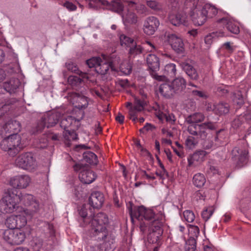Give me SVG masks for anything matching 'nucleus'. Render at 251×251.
<instances>
[{
	"instance_id": "1",
	"label": "nucleus",
	"mask_w": 251,
	"mask_h": 251,
	"mask_svg": "<svg viewBox=\"0 0 251 251\" xmlns=\"http://www.w3.org/2000/svg\"><path fill=\"white\" fill-rule=\"evenodd\" d=\"M89 223L91 227V233L98 241L102 242L100 246V250L106 251L111 249L115 237L106 227L108 224L107 216L103 213H99L94 216Z\"/></svg>"
},
{
	"instance_id": "2",
	"label": "nucleus",
	"mask_w": 251,
	"mask_h": 251,
	"mask_svg": "<svg viewBox=\"0 0 251 251\" xmlns=\"http://www.w3.org/2000/svg\"><path fill=\"white\" fill-rule=\"evenodd\" d=\"M1 142V149L5 151H7L9 155H14L23 148L21 144V137L18 134L7 135Z\"/></svg>"
},
{
	"instance_id": "3",
	"label": "nucleus",
	"mask_w": 251,
	"mask_h": 251,
	"mask_svg": "<svg viewBox=\"0 0 251 251\" xmlns=\"http://www.w3.org/2000/svg\"><path fill=\"white\" fill-rule=\"evenodd\" d=\"M128 209L132 223L134 222V219L139 221H142L144 219L147 222L151 220L152 218H154V220L155 219L160 217V216H163L162 215H159L154 216V214L151 209H147L143 206H134L132 207V205H130Z\"/></svg>"
},
{
	"instance_id": "4",
	"label": "nucleus",
	"mask_w": 251,
	"mask_h": 251,
	"mask_svg": "<svg viewBox=\"0 0 251 251\" xmlns=\"http://www.w3.org/2000/svg\"><path fill=\"white\" fill-rule=\"evenodd\" d=\"M16 190H8L1 199L3 212L10 213L18 207L20 197Z\"/></svg>"
},
{
	"instance_id": "5",
	"label": "nucleus",
	"mask_w": 251,
	"mask_h": 251,
	"mask_svg": "<svg viewBox=\"0 0 251 251\" xmlns=\"http://www.w3.org/2000/svg\"><path fill=\"white\" fill-rule=\"evenodd\" d=\"M165 222L163 216H160L151 222L150 225V232L148 235V240L150 243H158L163 233L162 226Z\"/></svg>"
},
{
	"instance_id": "6",
	"label": "nucleus",
	"mask_w": 251,
	"mask_h": 251,
	"mask_svg": "<svg viewBox=\"0 0 251 251\" xmlns=\"http://www.w3.org/2000/svg\"><path fill=\"white\" fill-rule=\"evenodd\" d=\"M3 239L11 245H19L26 238L25 232L21 229H7L3 233Z\"/></svg>"
},
{
	"instance_id": "7",
	"label": "nucleus",
	"mask_w": 251,
	"mask_h": 251,
	"mask_svg": "<svg viewBox=\"0 0 251 251\" xmlns=\"http://www.w3.org/2000/svg\"><path fill=\"white\" fill-rule=\"evenodd\" d=\"M61 117V114L57 111L45 114L37 123V130L42 131L46 127L50 128L55 126Z\"/></svg>"
},
{
	"instance_id": "8",
	"label": "nucleus",
	"mask_w": 251,
	"mask_h": 251,
	"mask_svg": "<svg viewBox=\"0 0 251 251\" xmlns=\"http://www.w3.org/2000/svg\"><path fill=\"white\" fill-rule=\"evenodd\" d=\"M215 128L214 125L211 122L204 123L201 124L190 125L188 126V132L193 135L196 136L197 138L205 139L210 130Z\"/></svg>"
},
{
	"instance_id": "9",
	"label": "nucleus",
	"mask_w": 251,
	"mask_h": 251,
	"mask_svg": "<svg viewBox=\"0 0 251 251\" xmlns=\"http://www.w3.org/2000/svg\"><path fill=\"white\" fill-rule=\"evenodd\" d=\"M16 166L25 170H32L36 166L35 159L30 153H25L19 155L15 161Z\"/></svg>"
},
{
	"instance_id": "10",
	"label": "nucleus",
	"mask_w": 251,
	"mask_h": 251,
	"mask_svg": "<svg viewBox=\"0 0 251 251\" xmlns=\"http://www.w3.org/2000/svg\"><path fill=\"white\" fill-rule=\"evenodd\" d=\"M146 102L137 98H134L133 103L127 102L126 103V107L128 108L129 116L130 119L135 122L137 119V114L145 109Z\"/></svg>"
},
{
	"instance_id": "11",
	"label": "nucleus",
	"mask_w": 251,
	"mask_h": 251,
	"mask_svg": "<svg viewBox=\"0 0 251 251\" xmlns=\"http://www.w3.org/2000/svg\"><path fill=\"white\" fill-rule=\"evenodd\" d=\"M75 171H80L79 174V178L81 182L84 184H90L96 178L95 173L91 170L84 169L83 166L80 164H77L74 166Z\"/></svg>"
},
{
	"instance_id": "12",
	"label": "nucleus",
	"mask_w": 251,
	"mask_h": 251,
	"mask_svg": "<svg viewBox=\"0 0 251 251\" xmlns=\"http://www.w3.org/2000/svg\"><path fill=\"white\" fill-rule=\"evenodd\" d=\"M231 154V159L239 167H241L247 163L248 151L245 149L235 147Z\"/></svg>"
},
{
	"instance_id": "13",
	"label": "nucleus",
	"mask_w": 251,
	"mask_h": 251,
	"mask_svg": "<svg viewBox=\"0 0 251 251\" xmlns=\"http://www.w3.org/2000/svg\"><path fill=\"white\" fill-rule=\"evenodd\" d=\"M159 25V21L156 17H148L144 21L143 31L146 35H152L157 30Z\"/></svg>"
},
{
	"instance_id": "14",
	"label": "nucleus",
	"mask_w": 251,
	"mask_h": 251,
	"mask_svg": "<svg viewBox=\"0 0 251 251\" xmlns=\"http://www.w3.org/2000/svg\"><path fill=\"white\" fill-rule=\"evenodd\" d=\"M68 99L74 106L78 109L85 108L88 104L87 98L82 94L70 93L69 94Z\"/></svg>"
},
{
	"instance_id": "15",
	"label": "nucleus",
	"mask_w": 251,
	"mask_h": 251,
	"mask_svg": "<svg viewBox=\"0 0 251 251\" xmlns=\"http://www.w3.org/2000/svg\"><path fill=\"white\" fill-rule=\"evenodd\" d=\"M21 125L16 120H10L6 123L0 130V135L1 137L6 136L7 134H17L20 131Z\"/></svg>"
},
{
	"instance_id": "16",
	"label": "nucleus",
	"mask_w": 251,
	"mask_h": 251,
	"mask_svg": "<svg viewBox=\"0 0 251 251\" xmlns=\"http://www.w3.org/2000/svg\"><path fill=\"white\" fill-rule=\"evenodd\" d=\"M30 182V178L27 175H19L10 178L9 184L17 189L26 188Z\"/></svg>"
},
{
	"instance_id": "17",
	"label": "nucleus",
	"mask_w": 251,
	"mask_h": 251,
	"mask_svg": "<svg viewBox=\"0 0 251 251\" xmlns=\"http://www.w3.org/2000/svg\"><path fill=\"white\" fill-rule=\"evenodd\" d=\"M168 42L172 48L177 53L182 52L184 50V43L182 39L176 34L167 35Z\"/></svg>"
},
{
	"instance_id": "18",
	"label": "nucleus",
	"mask_w": 251,
	"mask_h": 251,
	"mask_svg": "<svg viewBox=\"0 0 251 251\" xmlns=\"http://www.w3.org/2000/svg\"><path fill=\"white\" fill-rule=\"evenodd\" d=\"M192 20L195 25H201L206 21L207 16L203 7L191 11Z\"/></svg>"
},
{
	"instance_id": "19",
	"label": "nucleus",
	"mask_w": 251,
	"mask_h": 251,
	"mask_svg": "<svg viewBox=\"0 0 251 251\" xmlns=\"http://www.w3.org/2000/svg\"><path fill=\"white\" fill-rule=\"evenodd\" d=\"M104 201L103 194L100 192H94L92 193L89 198V204L94 208H100Z\"/></svg>"
},
{
	"instance_id": "20",
	"label": "nucleus",
	"mask_w": 251,
	"mask_h": 251,
	"mask_svg": "<svg viewBox=\"0 0 251 251\" xmlns=\"http://www.w3.org/2000/svg\"><path fill=\"white\" fill-rule=\"evenodd\" d=\"M171 82L175 94L182 93L186 88V81L182 77H177Z\"/></svg>"
},
{
	"instance_id": "21",
	"label": "nucleus",
	"mask_w": 251,
	"mask_h": 251,
	"mask_svg": "<svg viewBox=\"0 0 251 251\" xmlns=\"http://www.w3.org/2000/svg\"><path fill=\"white\" fill-rule=\"evenodd\" d=\"M180 66L190 79L193 80L198 79L199 75L192 65L187 62H183L180 63Z\"/></svg>"
},
{
	"instance_id": "22",
	"label": "nucleus",
	"mask_w": 251,
	"mask_h": 251,
	"mask_svg": "<svg viewBox=\"0 0 251 251\" xmlns=\"http://www.w3.org/2000/svg\"><path fill=\"white\" fill-rule=\"evenodd\" d=\"M159 91L166 98H170L175 94L171 82H164L160 84Z\"/></svg>"
},
{
	"instance_id": "23",
	"label": "nucleus",
	"mask_w": 251,
	"mask_h": 251,
	"mask_svg": "<svg viewBox=\"0 0 251 251\" xmlns=\"http://www.w3.org/2000/svg\"><path fill=\"white\" fill-rule=\"evenodd\" d=\"M205 155L206 152L204 151L201 150L195 152L191 156L188 158L189 166H195L202 162Z\"/></svg>"
},
{
	"instance_id": "24",
	"label": "nucleus",
	"mask_w": 251,
	"mask_h": 251,
	"mask_svg": "<svg viewBox=\"0 0 251 251\" xmlns=\"http://www.w3.org/2000/svg\"><path fill=\"white\" fill-rule=\"evenodd\" d=\"M21 82L18 78H12L3 83V88L10 94L14 93L18 88Z\"/></svg>"
},
{
	"instance_id": "25",
	"label": "nucleus",
	"mask_w": 251,
	"mask_h": 251,
	"mask_svg": "<svg viewBox=\"0 0 251 251\" xmlns=\"http://www.w3.org/2000/svg\"><path fill=\"white\" fill-rule=\"evenodd\" d=\"M147 63L150 71H157L159 69V58L154 54H150L147 57Z\"/></svg>"
},
{
	"instance_id": "26",
	"label": "nucleus",
	"mask_w": 251,
	"mask_h": 251,
	"mask_svg": "<svg viewBox=\"0 0 251 251\" xmlns=\"http://www.w3.org/2000/svg\"><path fill=\"white\" fill-rule=\"evenodd\" d=\"M122 18L125 25L135 24L137 22L138 17L132 10L127 9L122 14Z\"/></svg>"
},
{
	"instance_id": "27",
	"label": "nucleus",
	"mask_w": 251,
	"mask_h": 251,
	"mask_svg": "<svg viewBox=\"0 0 251 251\" xmlns=\"http://www.w3.org/2000/svg\"><path fill=\"white\" fill-rule=\"evenodd\" d=\"M219 22L225 25L227 30L231 33L237 34L240 32L238 26L234 22L227 18H224L220 19Z\"/></svg>"
},
{
	"instance_id": "28",
	"label": "nucleus",
	"mask_w": 251,
	"mask_h": 251,
	"mask_svg": "<svg viewBox=\"0 0 251 251\" xmlns=\"http://www.w3.org/2000/svg\"><path fill=\"white\" fill-rule=\"evenodd\" d=\"M169 18L170 23L176 26L184 24L186 21V16L184 13H179L176 15H171Z\"/></svg>"
},
{
	"instance_id": "29",
	"label": "nucleus",
	"mask_w": 251,
	"mask_h": 251,
	"mask_svg": "<svg viewBox=\"0 0 251 251\" xmlns=\"http://www.w3.org/2000/svg\"><path fill=\"white\" fill-rule=\"evenodd\" d=\"M65 66L68 71L79 75L82 78H89L87 73L80 71L75 63L72 61H68L66 63Z\"/></svg>"
},
{
	"instance_id": "30",
	"label": "nucleus",
	"mask_w": 251,
	"mask_h": 251,
	"mask_svg": "<svg viewBox=\"0 0 251 251\" xmlns=\"http://www.w3.org/2000/svg\"><path fill=\"white\" fill-rule=\"evenodd\" d=\"M213 111L217 114L224 115L229 111V105L227 103L221 102L214 105Z\"/></svg>"
},
{
	"instance_id": "31",
	"label": "nucleus",
	"mask_w": 251,
	"mask_h": 251,
	"mask_svg": "<svg viewBox=\"0 0 251 251\" xmlns=\"http://www.w3.org/2000/svg\"><path fill=\"white\" fill-rule=\"evenodd\" d=\"M204 118L205 116L202 113H195L188 116L186 122L190 125L196 124L203 121Z\"/></svg>"
},
{
	"instance_id": "32",
	"label": "nucleus",
	"mask_w": 251,
	"mask_h": 251,
	"mask_svg": "<svg viewBox=\"0 0 251 251\" xmlns=\"http://www.w3.org/2000/svg\"><path fill=\"white\" fill-rule=\"evenodd\" d=\"M83 160L92 165H96L98 163L97 155L93 152L87 151L83 153Z\"/></svg>"
},
{
	"instance_id": "33",
	"label": "nucleus",
	"mask_w": 251,
	"mask_h": 251,
	"mask_svg": "<svg viewBox=\"0 0 251 251\" xmlns=\"http://www.w3.org/2000/svg\"><path fill=\"white\" fill-rule=\"evenodd\" d=\"M124 7L122 0H113L109 4V8L118 13H122Z\"/></svg>"
},
{
	"instance_id": "34",
	"label": "nucleus",
	"mask_w": 251,
	"mask_h": 251,
	"mask_svg": "<svg viewBox=\"0 0 251 251\" xmlns=\"http://www.w3.org/2000/svg\"><path fill=\"white\" fill-rule=\"evenodd\" d=\"M96 66V72L101 75L106 74L109 71V68H110V65L108 63L106 62L105 61L102 60L101 59H100L99 64Z\"/></svg>"
},
{
	"instance_id": "35",
	"label": "nucleus",
	"mask_w": 251,
	"mask_h": 251,
	"mask_svg": "<svg viewBox=\"0 0 251 251\" xmlns=\"http://www.w3.org/2000/svg\"><path fill=\"white\" fill-rule=\"evenodd\" d=\"M76 121L75 118L71 116H64L60 121V126L66 131L67 129Z\"/></svg>"
},
{
	"instance_id": "36",
	"label": "nucleus",
	"mask_w": 251,
	"mask_h": 251,
	"mask_svg": "<svg viewBox=\"0 0 251 251\" xmlns=\"http://www.w3.org/2000/svg\"><path fill=\"white\" fill-rule=\"evenodd\" d=\"M18 196L20 197L19 203L22 202L27 206L31 204V202L34 200L32 195L20 193L18 194Z\"/></svg>"
},
{
	"instance_id": "37",
	"label": "nucleus",
	"mask_w": 251,
	"mask_h": 251,
	"mask_svg": "<svg viewBox=\"0 0 251 251\" xmlns=\"http://www.w3.org/2000/svg\"><path fill=\"white\" fill-rule=\"evenodd\" d=\"M119 69L124 74L129 75L132 71V64L129 60H124L120 65Z\"/></svg>"
},
{
	"instance_id": "38",
	"label": "nucleus",
	"mask_w": 251,
	"mask_h": 251,
	"mask_svg": "<svg viewBox=\"0 0 251 251\" xmlns=\"http://www.w3.org/2000/svg\"><path fill=\"white\" fill-rule=\"evenodd\" d=\"M193 184L197 187H201L206 182L205 176L203 174L198 173L196 174L193 178Z\"/></svg>"
},
{
	"instance_id": "39",
	"label": "nucleus",
	"mask_w": 251,
	"mask_h": 251,
	"mask_svg": "<svg viewBox=\"0 0 251 251\" xmlns=\"http://www.w3.org/2000/svg\"><path fill=\"white\" fill-rule=\"evenodd\" d=\"M157 117L160 120H165L171 125L174 124L176 120L175 115L172 113H161L158 114Z\"/></svg>"
},
{
	"instance_id": "40",
	"label": "nucleus",
	"mask_w": 251,
	"mask_h": 251,
	"mask_svg": "<svg viewBox=\"0 0 251 251\" xmlns=\"http://www.w3.org/2000/svg\"><path fill=\"white\" fill-rule=\"evenodd\" d=\"M64 137L66 141L65 144L69 146L70 145V142L71 141L76 140L77 139V135L75 132L74 130H69L66 131L64 133Z\"/></svg>"
},
{
	"instance_id": "41",
	"label": "nucleus",
	"mask_w": 251,
	"mask_h": 251,
	"mask_svg": "<svg viewBox=\"0 0 251 251\" xmlns=\"http://www.w3.org/2000/svg\"><path fill=\"white\" fill-rule=\"evenodd\" d=\"M129 48L128 53L130 56L134 57L141 54L143 51V48L140 45H137L135 42Z\"/></svg>"
},
{
	"instance_id": "42",
	"label": "nucleus",
	"mask_w": 251,
	"mask_h": 251,
	"mask_svg": "<svg viewBox=\"0 0 251 251\" xmlns=\"http://www.w3.org/2000/svg\"><path fill=\"white\" fill-rule=\"evenodd\" d=\"M164 74L170 77H174L176 75V66L173 63L167 64L164 68Z\"/></svg>"
},
{
	"instance_id": "43",
	"label": "nucleus",
	"mask_w": 251,
	"mask_h": 251,
	"mask_svg": "<svg viewBox=\"0 0 251 251\" xmlns=\"http://www.w3.org/2000/svg\"><path fill=\"white\" fill-rule=\"evenodd\" d=\"M16 102V100L15 99H11L7 100L5 101L4 104L1 103L0 104V114H4V112H6L10 109V105L14 104Z\"/></svg>"
},
{
	"instance_id": "44",
	"label": "nucleus",
	"mask_w": 251,
	"mask_h": 251,
	"mask_svg": "<svg viewBox=\"0 0 251 251\" xmlns=\"http://www.w3.org/2000/svg\"><path fill=\"white\" fill-rule=\"evenodd\" d=\"M78 213L85 223H87L90 222L91 215L88 216V208L86 207V205H83L78 209Z\"/></svg>"
},
{
	"instance_id": "45",
	"label": "nucleus",
	"mask_w": 251,
	"mask_h": 251,
	"mask_svg": "<svg viewBox=\"0 0 251 251\" xmlns=\"http://www.w3.org/2000/svg\"><path fill=\"white\" fill-rule=\"evenodd\" d=\"M196 240L193 237H190L186 241L185 246V251H195L196 250Z\"/></svg>"
},
{
	"instance_id": "46",
	"label": "nucleus",
	"mask_w": 251,
	"mask_h": 251,
	"mask_svg": "<svg viewBox=\"0 0 251 251\" xmlns=\"http://www.w3.org/2000/svg\"><path fill=\"white\" fill-rule=\"evenodd\" d=\"M185 4L187 8L192 10V11L201 8L199 4V0H186Z\"/></svg>"
},
{
	"instance_id": "47",
	"label": "nucleus",
	"mask_w": 251,
	"mask_h": 251,
	"mask_svg": "<svg viewBox=\"0 0 251 251\" xmlns=\"http://www.w3.org/2000/svg\"><path fill=\"white\" fill-rule=\"evenodd\" d=\"M207 17L212 18L217 13V9L213 6L205 5L203 7Z\"/></svg>"
},
{
	"instance_id": "48",
	"label": "nucleus",
	"mask_w": 251,
	"mask_h": 251,
	"mask_svg": "<svg viewBox=\"0 0 251 251\" xmlns=\"http://www.w3.org/2000/svg\"><path fill=\"white\" fill-rule=\"evenodd\" d=\"M233 101L234 104L237 106L236 108L241 107V106L244 104V101L243 97L240 92L235 94L233 99Z\"/></svg>"
},
{
	"instance_id": "49",
	"label": "nucleus",
	"mask_w": 251,
	"mask_h": 251,
	"mask_svg": "<svg viewBox=\"0 0 251 251\" xmlns=\"http://www.w3.org/2000/svg\"><path fill=\"white\" fill-rule=\"evenodd\" d=\"M5 225L9 228V229H14L17 227V223L16 221V215H12L7 218Z\"/></svg>"
},
{
	"instance_id": "50",
	"label": "nucleus",
	"mask_w": 251,
	"mask_h": 251,
	"mask_svg": "<svg viewBox=\"0 0 251 251\" xmlns=\"http://www.w3.org/2000/svg\"><path fill=\"white\" fill-rule=\"evenodd\" d=\"M120 39L121 44L122 46L125 45V46L130 47V46H131L135 42L133 39L124 34L120 36Z\"/></svg>"
},
{
	"instance_id": "51",
	"label": "nucleus",
	"mask_w": 251,
	"mask_h": 251,
	"mask_svg": "<svg viewBox=\"0 0 251 251\" xmlns=\"http://www.w3.org/2000/svg\"><path fill=\"white\" fill-rule=\"evenodd\" d=\"M214 209L213 207L210 206L204 209L202 213L201 216L205 221H207L213 214Z\"/></svg>"
},
{
	"instance_id": "52",
	"label": "nucleus",
	"mask_w": 251,
	"mask_h": 251,
	"mask_svg": "<svg viewBox=\"0 0 251 251\" xmlns=\"http://www.w3.org/2000/svg\"><path fill=\"white\" fill-rule=\"evenodd\" d=\"M197 138V137L195 138L191 136H189L185 141V145L190 149L194 148L198 144Z\"/></svg>"
},
{
	"instance_id": "53",
	"label": "nucleus",
	"mask_w": 251,
	"mask_h": 251,
	"mask_svg": "<svg viewBox=\"0 0 251 251\" xmlns=\"http://www.w3.org/2000/svg\"><path fill=\"white\" fill-rule=\"evenodd\" d=\"M120 61V58L119 57H115L114 59H112L109 62H108V64L110 65V68L111 71L115 72L118 71V70L119 68Z\"/></svg>"
},
{
	"instance_id": "54",
	"label": "nucleus",
	"mask_w": 251,
	"mask_h": 251,
	"mask_svg": "<svg viewBox=\"0 0 251 251\" xmlns=\"http://www.w3.org/2000/svg\"><path fill=\"white\" fill-rule=\"evenodd\" d=\"M101 58L100 57H93L86 61V64L90 68H94L96 71V66L99 64Z\"/></svg>"
},
{
	"instance_id": "55",
	"label": "nucleus",
	"mask_w": 251,
	"mask_h": 251,
	"mask_svg": "<svg viewBox=\"0 0 251 251\" xmlns=\"http://www.w3.org/2000/svg\"><path fill=\"white\" fill-rule=\"evenodd\" d=\"M16 221L17 223V227L16 228L21 229L26 224V219L24 216L16 215Z\"/></svg>"
},
{
	"instance_id": "56",
	"label": "nucleus",
	"mask_w": 251,
	"mask_h": 251,
	"mask_svg": "<svg viewBox=\"0 0 251 251\" xmlns=\"http://www.w3.org/2000/svg\"><path fill=\"white\" fill-rule=\"evenodd\" d=\"M81 81L82 79L76 76L71 75L68 78V83L72 86H76L80 84Z\"/></svg>"
},
{
	"instance_id": "57",
	"label": "nucleus",
	"mask_w": 251,
	"mask_h": 251,
	"mask_svg": "<svg viewBox=\"0 0 251 251\" xmlns=\"http://www.w3.org/2000/svg\"><path fill=\"white\" fill-rule=\"evenodd\" d=\"M192 95L196 99L201 98L205 100L208 98L207 93L202 91L193 90L192 91Z\"/></svg>"
},
{
	"instance_id": "58",
	"label": "nucleus",
	"mask_w": 251,
	"mask_h": 251,
	"mask_svg": "<svg viewBox=\"0 0 251 251\" xmlns=\"http://www.w3.org/2000/svg\"><path fill=\"white\" fill-rule=\"evenodd\" d=\"M245 121L244 116L241 115L233 120L232 126L234 128H238Z\"/></svg>"
},
{
	"instance_id": "59",
	"label": "nucleus",
	"mask_w": 251,
	"mask_h": 251,
	"mask_svg": "<svg viewBox=\"0 0 251 251\" xmlns=\"http://www.w3.org/2000/svg\"><path fill=\"white\" fill-rule=\"evenodd\" d=\"M184 217L186 221L191 223L195 219V215L193 212L190 210H186L183 212Z\"/></svg>"
},
{
	"instance_id": "60",
	"label": "nucleus",
	"mask_w": 251,
	"mask_h": 251,
	"mask_svg": "<svg viewBox=\"0 0 251 251\" xmlns=\"http://www.w3.org/2000/svg\"><path fill=\"white\" fill-rule=\"evenodd\" d=\"M147 4L149 7L154 10H159L161 8V5L154 0L148 1Z\"/></svg>"
},
{
	"instance_id": "61",
	"label": "nucleus",
	"mask_w": 251,
	"mask_h": 251,
	"mask_svg": "<svg viewBox=\"0 0 251 251\" xmlns=\"http://www.w3.org/2000/svg\"><path fill=\"white\" fill-rule=\"evenodd\" d=\"M222 47L229 53H232L235 49V46H233V43L230 42H227L224 43Z\"/></svg>"
},
{
	"instance_id": "62",
	"label": "nucleus",
	"mask_w": 251,
	"mask_h": 251,
	"mask_svg": "<svg viewBox=\"0 0 251 251\" xmlns=\"http://www.w3.org/2000/svg\"><path fill=\"white\" fill-rule=\"evenodd\" d=\"M28 206L29 210L32 212H36L39 209V204L35 200H34Z\"/></svg>"
},
{
	"instance_id": "63",
	"label": "nucleus",
	"mask_w": 251,
	"mask_h": 251,
	"mask_svg": "<svg viewBox=\"0 0 251 251\" xmlns=\"http://www.w3.org/2000/svg\"><path fill=\"white\" fill-rule=\"evenodd\" d=\"M155 174L157 176H159V178L161 179H164L166 177H168L169 176V175L167 171L160 170V171H156L155 172Z\"/></svg>"
},
{
	"instance_id": "64",
	"label": "nucleus",
	"mask_w": 251,
	"mask_h": 251,
	"mask_svg": "<svg viewBox=\"0 0 251 251\" xmlns=\"http://www.w3.org/2000/svg\"><path fill=\"white\" fill-rule=\"evenodd\" d=\"M63 5L70 11H74L76 9V6L69 1H66L64 3Z\"/></svg>"
}]
</instances>
